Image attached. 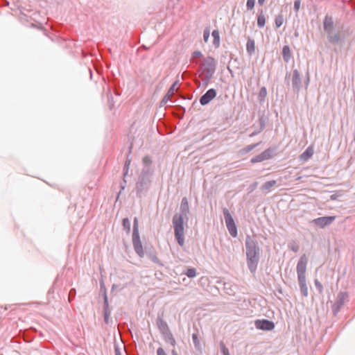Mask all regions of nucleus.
Segmentation results:
<instances>
[{"label": "nucleus", "instance_id": "obj_1", "mask_svg": "<svg viewBox=\"0 0 355 355\" xmlns=\"http://www.w3.org/2000/svg\"><path fill=\"white\" fill-rule=\"evenodd\" d=\"M173 223L175 230V236L180 245L184 244L183 217L182 215L176 214L173 218Z\"/></svg>", "mask_w": 355, "mask_h": 355}, {"label": "nucleus", "instance_id": "obj_2", "mask_svg": "<svg viewBox=\"0 0 355 355\" xmlns=\"http://www.w3.org/2000/svg\"><path fill=\"white\" fill-rule=\"evenodd\" d=\"M223 214L225 216L226 226L229 230L230 235L232 237H236L237 236V228L232 216H231L229 210L226 208L223 209Z\"/></svg>", "mask_w": 355, "mask_h": 355}, {"label": "nucleus", "instance_id": "obj_3", "mask_svg": "<svg viewBox=\"0 0 355 355\" xmlns=\"http://www.w3.org/2000/svg\"><path fill=\"white\" fill-rule=\"evenodd\" d=\"M307 261L308 259L306 255L304 254H302L297 264L296 270L297 274V279L306 278Z\"/></svg>", "mask_w": 355, "mask_h": 355}, {"label": "nucleus", "instance_id": "obj_4", "mask_svg": "<svg viewBox=\"0 0 355 355\" xmlns=\"http://www.w3.org/2000/svg\"><path fill=\"white\" fill-rule=\"evenodd\" d=\"M132 243L135 252L140 256L144 255V249L140 240L139 230L136 227L132 233Z\"/></svg>", "mask_w": 355, "mask_h": 355}, {"label": "nucleus", "instance_id": "obj_5", "mask_svg": "<svg viewBox=\"0 0 355 355\" xmlns=\"http://www.w3.org/2000/svg\"><path fill=\"white\" fill-rule=\"evenodd\" d=\"M245 245L247 259L258 257L259 249L257 248L255 243L248 239L246 241Z\"/></svg>", "mask_w": 355, "mask_h": 355}, {"label": "nucleus", "instance_id": "obj_6", "mask_svg": "<svg viewBox=\"0 0 355 355\" xmlns=\"http://www.w3.org/2000/svg\"><path fill=\"white\" fill-rule=\"evenodd\" d=\"M336 219L335 216H324L313 220V223L317 226L324 228L331 224Z\"/></svg>", "mask_w": 355, "mask_h": 355}, {"label": "nucleus", "instance_id": "obj_7", "mask_svg": "<svg viewBox=\"0 0 355 355\" xmlns=\"http://www.w3.org/2000/svg\"><path fill=\"white\" fill-rule=\"evenodd\" d=\"M255 326L257 329L261 330H272L275 324L272 322L268 320H257L255 321Z\"/></svg>", "mask_w": 355, "mask_h": 355}, {"label": "nucleus", "instance_id": "obj_8", "mask_svg": "<svg viewBox=\"0 0 355 355\" xmlns=\"http://www.w3.org/2000/svg\"><path fill=\"white\" fill-rule=\"evenodd\" d=\"M216 96V92L214 89H209L200 99V104L202 105L208 104Z\"/></svg>", "mask_w": 355, "mask_h": 355}, {"label": "nucleus", "instance_id": "obj_9", "mask_svg": "<svg viewBox=\"0 0 355 355\" xmlns=\"http://www.w3.org/2000/svg\"><path fill=\"white\" fill-rule=\"evenodd\" d=\"M270 152L269 150H265L264 152L261 153V154L255 156L254 157L252 158L251 162L252 163H257V162H261L264 160L268 159L271 157Z\"/></svg>", "mask_w": 355, "mask_h": 355}, {"label": "nucleus", "instance_id": "obj_10", "mask_svg": "<svg viewBox=\"0 0 355 355\" xmlns=\"http://www.w3.org/2000/svg\"><path fill=\"white\" fill-rule=\"evenodd\" d=\"M324 30L327 33H330L332 32L334 28V21L331 17L326 16L323 21Z\"/></svg>", "mask_w": 355, "mask_h": 355}, {"label": "nucleus", "instance_id": "obj_11", "mask_svg": "<svg viewBox=\"0 0 355 355\" xmlns=\"http://www.w3.org/2000/svg\"><path fill=\"white\" fill-rule=\"evenodd\" d=\"M313 153H314L313 147L312 146H309L306 149V150L300 155V159L304 162H306L313 156Z\"/></svg>", "mask_w": 355, "mask_h": 355}, {"label": "nucleus", "instance_id": "obj_12", "mask_svg": "<svg viewBox=\"0 0 355 355\" xmlns=\"http://www.w3.org/2000/svg\"><path fill=\"white\" fill-rule=\"evenodd\" d=\"M259 261V257L247 259V263L250 270L252 272H255Z\"/></svg>", "mask_w": 355, "mask_h": 355}, {"label": "nucleus", "instance_id": "obj_13", "mask_svg": "<svg viewBox=\"0 0 355 355\" xmlns=\"http://www.w3.org/2000/svg\"><path fill=\"white\" fill-rule=\"evenodd\" d=\"M292 83L293 85L297 88L299 87L301 83L300 73L298 72L297 70H294L293 71Z\"/></svg>", "mask_w": 355, "mask_h": 355}, {"label": "nucleus", "instance_id": "obj_14", "mask_svg": "<svg viewBox=\"0 0 355 355\" xmlns=\"http://www.w3.org/2000/svg\"><path fill=\"white\" fill-rule=\"evenodd\" d=\"M300 291L304 297L308 296V287L306 283V278L298 279Z\"/></svg>", "mask_w": 355, "mask_h": 355}, {"label": "nucleus", "instance_id": "obj_15", "mask_svg": "<svg viewBox=\"0 0 355 355\" xmlns=\"http://www.w3.org/2000/svg\"><path fill=\"white\" fill-rule=\"evenodd\" d=\"M282 56L284 60L288 62L291 58V51L288 46H284L282 49Z\"/></svg>", "mask_w": 355, "mask_h": 355}, {"label": "nucleus", "instance_id": "obj_16", "mask_svg": "<svg viewBox=\"0 0 355 355\" xmlns=\"http://www.w3.org/2000/svg\"><path fill=\"white\" fill-rule=\"evenodd\" d=\"M328 34V40L329 42L332 44H337L340 40V36L339 33H332V32H330V33Z\"/></svg>", "mask_w": 355, "mask_h": 355}, {"label": "nucleus", "instance_id": "obj_17", "mask_svg": "<svg viewBox=\"0 0 355 355\" xmlns=\"http://www.w3.org/2000/svg\"><path fill=\"white\" fill-rule=\"evenodd\" d=\"M247 51L252 55L255 51V43L253 40L249 39L246 44Z\"/></svg>", "mask_w": 355, "mask_h": 355}, {"label": "nucleus", "instance_id": "obj_18", "mask_svg": "<svg viewBox=\"0 0 355 355\" xmlns=\"http://www.w3.org/2000/svg\"><path fill=\"white\" fill-rule=\"evenodd\" d=\"M180 209L184 214H186L189 212V202L187 198H182Z\"/></svg>", "mask_w": 355, "mask_h": 355}, {"label": "nucleus", "instance_id": "obj_19", "mask_svg": "<svg viewBox=\"0 0 355 355\" xmlns=\"http://www.w3.org/2000/svg\"><path fill=\"white\" fill-rule=\"evenodd\" d=\"M212 36L214 37V45L216 46V47H218L220 46V35H219V31H217V30H214L213 32H212Z\"/></svg>", "mask_w": 355, "mask_h": 355}, {"label": "nucleus", "instance_id": "obj_20", "mask_svg": "<svg viewBox=\"0 0 355 355\" xmlns=\"http://www.w3.org/2000/svg\"><path fill=\"white\" fill-rule=\"evenodd\" d=\"M276 183L275 180L268 181L263 184L261 188L263 190L269 191L272 187L276 185Z\"/></svg>", "mask_w": 355, "mask_h": 355}, {"label": "nucleus", "instance_id": "obj_21", "mask_svg": "<svg viewBox=\"0 0 355 355\" xmlns=\"http://www.w3.org/2000/svg\"><path fill=\"white\" fill-rule=\"evenodd\" d=\"M178 81L175 82L167 92V96L171 97L178 91Z\"/></svg>", "mask_w": 355, "mask_h": 355}, {"label": "nucleus", "instance_id": "obj_22", "mask_svg": "<svg viewBox=\"0 0 355 355\" xmlns=\"http://www.w3.org/2000/svg\"><path fill=\"white\" fill-rule=\"evenodd\" d=\"M266 96H267L266 88L263 87L260 89L259 94V98L261 101H264Z\"/></svg>", "mask_w": 355, "mask_h": 355}, {"label": "nucleus", "instance_id": "obj_23", "mask_svg": "<svg viewBox=\"0 0 355 355\" xmlns=\"http://www.w3.org/2000/svg\"><path fill=\"white\" fill-rule=\"evenodd\" d=\"M265 24H266V18L264 17V15H260L258 16V18H257V25L262 28L265 26Z\"/></svg>", "mask_w": 355, "mask_h": 355}, {"label": "nucleus", "instance_id": "obj_24", "mask_svg": "<svg viewBox=\"0 0 355 355\" xmlns=\"http://www.w3.org/2000/svg\"><path fill=\"white\" fill-rule=\"evenodd\" d=\"M186 275L187 277L192 278L196 276V271L195 268H189L187 272Z\"/></svg>", "mask_w": 355, "mask_h": 355}, {"label": "nucleus", "instance_id": "obj_25", "mask_svg": "<svg viewBox=\"0 0 355 355\" xmlns=\"http://www.w3.org/2000/svg\"><path fill=\"white\" fill-rule=\"evenodd\" d=\"M284 23V19L282 15H278L275 19V25L277 28L280 27Z\"/></svg>", "mask_w": 355, "mask_h": 355}, {"label": "nucleus", "instance_id": "obj_26", "mask_svg": "<svg viewBox=\"0 0 355 355\" xmlns=\"http://www.w3.org/2000/svg\"><path fill=\"white\" fill-rule=\"evenodd\" d=\"M204 62H205V64H207L208 65H209L211 67H214L215 61H214V59L213 58L207 57V58L204 59Z\"/></svg>", "mask_w": 355, "mask_h": 355}, {"label": "nucleus", "instance_id": "obj_27", "mask_svg": "<svg viewBox=\"0 0 355 355\" xmlns=\"http://www.w3.org/2000/svg\"><path fill=\"white\" fill-rule=\"evenodd\" d=\"M193 341L196 347H200V340L198 339V335L196 334H193L192 336Z\"/></svg>", "mask_w": 355, "mask_h": 355}, {"label": "nucleus", "instance_id": "obj_28", "mask_svg": "<svg viewBox=\"0 0 355 355\" xmlns=\"http://www.w3.org/2000/svg\"><path fill=\"white\" fill-rule=\"evenodd\" d=\"M315 285L316 288L318 289V292L320 293H322L323 292V287L322 284L318 280H315Z\"/></svg>", "mask_w": 355, "mask_h": 355}, {"label": "nucleus", "instance_id": "obj_29", "mask_svg": "<svg viewBox=\"0 0 355 355\" xmlns=\"http://www.w3.org/2000/svg\"><path fill=\"white\" fill-rule=\"evenodd\" d=\"M254 4H255V0H248L246 6H247L248 9L252 10L254 8Z\"/></svg>", "mask_w": 355, "mask_h": 355}, {"label": "nucleus", "instance_id": "obj_30", "mask_svg": "<svg viewBox=\"0 0 355 355\" xmlns=\"http://www.w3.org/2000/svg\"><path fill=\"white\" fill-rule=\"evenodd\" d=\"M210 31L209 29H206L204 31L203 39L205 42H208L209 37Z\"/></svg>", "mask_w": 355, "mask_h": 355}, {"label": "nucleus", "instance_id": "obj_31", "mask_svg": "<svg viewBox=\"0 0 355 355\" xmlns=\"http://www.w3.org/2000/svg\"><path fill=\"white\" fill-rule=\"evenodd\" d=\"M220 347H221L223 355H230L227 348L225 347V345L223 343H220Z\"/></svg>", "mask_w": 355, "mask_h": 355}, {"label": "nucleus", "instance_id": "obj_32", "mask_svg": "<svg viewBox=\"0 0 355 355\" xmlns=\"http://www.w3.org/2000/svg\"><path fill=\"white\" fill-rule=\"evenodd\" d=\"M300 3H301L300 0H295V2H294V8H295L296 12H297L299 10L300 7Z\"/></svg>", "mask_w": 355, "mask_h": 355}, {"label": "nucleus", "instance_id": "obj_33", "mask_svg": "<svg viewBox=\"0 0 355 355\" xmlns=\"http://www.w3.org/2000/svg\"><path fill=\"white\" fill-rule=\"evenodd\" d=\"M157 355H167L165 350L162 347H159L157 349Z\"/></svg>", "mask_w": 355, "mask_h": 355}, {"label": "nucleus", "instance_id": "obj_34", "mask_svg": "<svg viewBox=\"0 0 355 355\" xmlns=\"http://www.w3.org/2000/svg\"><path fill=\"white\" fill-rule=\"evenodd\" d=\"M123 225L124 227H126L128 230H130V221L128 218H124L123 220Z\"/></svg>", "mask_w": 355, "mask_h": 355}, {"label": "nucleus", "instance_id": "obj_35", "mask_svg": "<svg viewBox=\"0 0 355 355\" xmlns=\"http://www.w3.org/2000/svg\"><path fill=\"white\" fill-rule=\"evenodd\" d=\"M143 162L144 163H145L146 164H150L151 162V159H150V157L149 156H146L143 158Z\"/></svg>", "mask_w": 355, "mask_h": 355}, {"label": "nucleus", "instance_id": "obj_36", "mask_svg": "<svg viewBox=\"0 0 355 355\" xmlns=\"http://www.w3.org/2000/svg\"><path fill=\"white\" fill-rule=\"evenodd\" d=\"M193 56L194 58H200L202 56V53L199 51H196L193 52Z\"/></svg>", "mask_w": 355, "mask_h": 355}, {"label": "nucleus", "instance_id": "obj_37", "mask_svg": "<svg viewBox=\"0 0 355 355\" xmlns=\"http://www.w3.org/2000/svg\"><path fill=\"white\" fill-rule=\"evenodd\" d=\"M137 228V230H139V228H138V220L137 218H135L134 220V228H133V232L135 231V228Z\"/></svg>", "mask_w": 355, "mask_h": 355}, {"label": "nucleus", "instance_id": "obj_38", "mask_svg": "<svg viewBox=\"0 0 355 355\" xmlns=\"http://www.w3.org/2000/svg\"><path fill=\"white\" fill-rule=\"evenodd\" d=\"M170 343L173 346H175L176 345V341H175V338L173 336H171L170 338Z\"/></svg>", "mask_w": 355, "mask_h": 355}, {"label": "nucleus", "instance_id": "obj_39", "mask_svg": "<svg viewBox=\"0 0 355 355\" xmlns=\"http://www.w3.org/2000/svg\"><path fill=\"white\" fill-rule=\"evenodd\" d=\"M338 297H340V299L343 300L347 297V295L345 293H341L339 294Z\"/></svg>", "mask_w": 355, "mask_h": 355}, {"label": "nucleus", "instance_id": "obj_40", "mask_svg": "<svg viewBox=\"0 0 355 355\" xmlns=\"http://www.w3.org/2000/svg\"><path fill=\"white\" fill-rule=\"evenodd\" d=\"M257 145L254 144V145H251V146H248L246 148V150L248 152V151H250L252 150Z\"/></svg>", "mask_w": 355, "mask_h": 355}, {"label": "nucleus", "instance_id": "obj_41", "mask_svg": "<svg viewBox=\"0 0 355 355\" xmlns=\"http://www.w3.org/2000/svg\"><path fill=\"white\" fill-rule=\"evenodd\" d=\"M115 354L116 355H121L120 349L118 347L115 348Z\"/></svg>", "mask_w": 355, "mask_h": 355}, {"label": "nucleus", "instance_id": "obj_42", "mask_svg": "<svg viewBox=\"0 0 355 355\" xmlns=\"http://www.w3.org/2000/svg\"><path fill=\"white\" fill-rule=\"evenodd\" d=\"M170 98H171V97L167 96V94H166V95L164 97V98H163V101L166 102V101H168Z\"/></svg>", "mask_w": 355, "mask_h": 355}, {"label": "nucleus", "instance_id": "obj_43", "mask_svg": "<svg viewBox=\"0 0 355 355\" xmlns=\"http://www.w3.org/2000/svg\"><path fill=\"white\" fill-rule=\"evenodd\" d=\"M265 2V0H258V3L260 4V5H263Z\"/></svg>", "mask_w": 355, "mask_h": 355}, {"label": "nucleus", "instance_id": "obj_44", "mask_svg": "<svg viewBox=\"0 0 355 355\" xmlns=\"http://www.w3.org/2000/svg\"><path fill=\"white\" fill-rule=\"evenodd\" d=\"M172 354H173V355H178V354H177L176 351H175V350H174V349L172 351Z\"/></svg>", "mask_w": 355, "mask_h": 355}]
</instances>
